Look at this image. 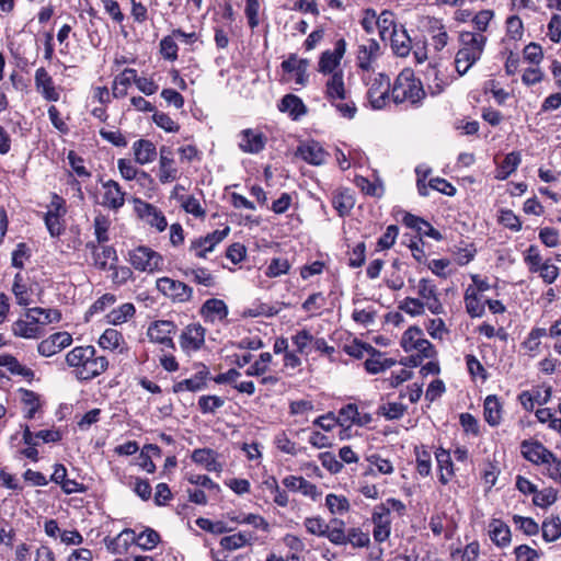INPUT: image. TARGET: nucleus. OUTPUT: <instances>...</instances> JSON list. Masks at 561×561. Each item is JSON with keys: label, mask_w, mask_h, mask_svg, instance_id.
Returning a JSON list of instances; mask_svg holds the SVG:
<instances>
[{"label": "nucleus", "mask_w": 561, "mask_h": 561, "mask_svg": "<svg viewBox=\"0 0 561 561\" xmlns=\"http://www.w3.org/2000/svg\"><path fill=\"white\" fill-rule=\"evenodd\" d=\"M66 362L75 368L76 377L79 380H91L108 367L105 356H96V350L92 345L77 346L66 355Z\"/></svg>", "instance_id": "obj_1"}, {"label": "nucleus", "mask_w": 561, "mask_h": 561, "mask_svg": "<svg viewBox=\"0 0 561 561\" xmlns=\"http://www.w3.org/2000/svg\"><path fill=\"white\" fill-rule=\"evenodd\" d=\"M461 47L455 57V67L459 76L466 75L469 69L480 60L486 37L481 33L461 32L459 36Z\"/></svg>", "instance_id": "obj_2"}, {"label": "nucleus", "mask_w": 561, "mask_h": 561, "mask_svg": "<svg viewBox=\"0 0 561 561\" xmlns=\"http://www.w3.org/2000/svg\"><path fill=\"white\" fill-rule=\"evenodd\" d=\"M425 96L424 89L419 79L410 69H404L399 73L391 88V99L396 104L409 102L417 105Z\"/></svg>", "instance_id": "obj_3"}, {"label": "nucleus", "mask_w": 561, "mask_h": 561, "mask_svg": "<svg viewBox=\"0 0 561 561\" xmlns=\"http://www.w3.org/2000/svg\"><path fill=\"white\" fill-rule=\"evenodd\" d=\"M129 263L137 271L153 273L161 270L163 259L152 249L140 245L129 252Z\"/></svg>", "instance_id": "obj_4"}, {"label": "nucleus", "mask_w": 561, "mask_h": 561, "mask_svg": "<svg viewBox=\"0 0 561 561\" xmlns=\"http://www.w3.org/2000/svg\"><path fill=\"white\" fill-rule=\"evenodd\" d=\"M367 98L374 110H381L389 99L390 78L385 73L375 75L368 82Z\"/></svg>", "instance_id": "obj_5"}, {"label": "nucleus", "mask_w": 561, "mask_h": 561, "mask_svg": "<svg viewBox=\"0 0 561 561\" xmlns=\"http://www.w3.org/2000/svg\"><path fill=\"white\" fill-rule=\"evenodd\" d=\"M371 523L374 540L378 543L388 540L391 534L390 507L386 504L376 505L371 513Z\"/></svg>", "instance_id": "obj_6"}, {"label": "nucleus", "mask_w": 561, "mask_h": 561, "mask_svg": "<svg viewBox=\"0 0 561 561\" xmlns=\"http://www.w3.org/2000/svg\"><path fill=\"white\" fill-rule=\"evenodd\" d=\"M332 543L335 546L351 545L354 549L368 548L370 536L368 531H364L360 527H350L346 533L333 531Z\"/></svg>", "instance_id": "obj_7"}, {"label": "nucleus", "mask_w": 561, "mask_h": 561, "mask_svg": "<svg viewBox=\"0 0 561 561\" xmlns=\"http://www.w3.org/2000/svg\"><path fill=\"white\" fill-rule=\"evenodd\" d=\"M157 289L174 301L185 302L192 298L193 289L183 282L170 277L157 279Z\"/></svg>", "instance_id": "obj_8"}, {"label": "nucleus", "mask_w": 561, "mask_h": 561, "mask_svg": "<svg viewBox=\"0 0 561 561\" xmlns=\"http://www.w3.org/2000/svg\"><path fill=\"white\" fill-rule=\"evenodd\" d=\"M346 51V42L344 38H339L334 44L333 50H324L318 62V71L323 75H332L337 71L340 62Z\"/></svg>", "instance_id": "obj_9"}, {"label": "nucleus", "mask_w": 561, "mask_h": 561, "mask_svg": "<svg viewBox=\"0 0 561 561\" xmlns=\"http://www.w3.org/2000/svg\"><path fill=\"white\" fill-rule=\"evenodd\" d=\"M228 232L229 228L226 227L222 230H215L205 237L197 238L191 242L188 250L196 257L206 259L207 254L227 237Z\"/></svg>", "instance_id": "obj_10"}, {"label": "nucleus", "mask_w": 561, "mask_h": 561, "mask_svg": "<svg viewBox=\"0 0 561 561\" xmlns=\"http://www.w3.org/2000/svg\"><path fill=\"white\" fill-rule=\"evenodd\" d=\"M175 331L176 325L173 321L158 320L149 325L147 335L151 342H156L167 347L174 348L172 334H174Z\"/></svg>", "instance_id": "obj_11"}, {"label": "nucleus", "mask_w": 561, "mask_h": 561, "mask_svg": "<svg viewBox=\"0 0 561 561\" xmlns=\"http://www.w3.org/2000/svg\"><path fill=\"white\" fill-rule=\"evenodd\" d=\"M520 451L525 459L535 465H548L553 461V453L538 440H523Z\"/></svg>", "instance_id": "obj_12"}, {"label": "nucleus", "mask_w": 561, "mask_h": 561, "mask_svg": "<svg viewBox=\"0 0 561 561\" xmlns=\"http://www.w3.org/2000/svg\"><path fill=\"white\" fill-rule=\"evenodd\" d=\"M135 208L139 217L151 227L157 228L158 231L161 232L168 227L164 215L154 205L142 202L140 199H136Z\"/></svg>", "instance_id": "obj_13"}, {"label": "nucleus", "mask_w": 561, "mask_h": 561, "mask_svg": "<svg viewBox=\"0 0 561 561\" xmlns=\"http://www.w3.org/2000/svg\"><path fill=\"white\" fill-rule=\"evenodd\" d=\"M205 342V329L199 323L188 324L180 335V345L183 351H198Z\"/></svg>", "instance_id": "obj_14"}, {"label": "nucleus", "mask_w": 561, "mask_h": 561, "mask_svg": "<svg viewBox=\"0 0 561 561\" xmlns=\"http://www.w3.org/2000/svg\"><path fill=\"white\" fill-rule=\"evenodd\" d=\"M71 343L72 336L68 332H57L43 340L38 344L37 351L42 356L49 357L69 346Z\"/></svg>", "instance_id": "obj_15"}, {"label": "nucleus", "mask_w": 561, "mask_h": 561, "mask_svg": "<svg viewBox=\"0 0 561 561\" xmlns=\"http://www.w3.org/2000/svg\"><path fill=\"white\" fill-rule=\"evenodd\" d=\"M324 95L329 103H334V100H347L348 92L345 88L342 69H339L329 77L324 85Z\"/></svg>", "instance_id": "obj_16"}, {"label": "nucleus", "mask_w": 561, "mask_h": 561, "mask_svg": "<svg viewBox=\"0 0 561 561\" xmlns=\"http://www.w3.org/2000/svg\"><path fill=\"white\" fill-rule=\"evenodd\" d=\"M104 188L102 205L118 210L125 204L126 193L122 190L121 185L114 181L108 180L102 184Z\"/></svg>", "instance_id": "obj_17"}, {"label": "nucleus", "mask_w": 561, "mask_h": 561, "mask_svg": "<svg viewBox=\"0 0 561 561\" xmlns=\"http://www.w3.org/2000/svg\"><path fill=\"white\" fill-rule=\"evenodd\" d=\"M35 88L42 96L49 102H57L59 93L55 88L54 80L44 67H41L35 72Z\"/></svg>", "instance_id": "obj_18"}, {"label": "nucleus", "mask_w": 561, "mask_h": 561, "mask_svg": "<svg viewBox=\"0 0 561 561\" xmlns=\"http://www.w3.org/2000/svg\"><path fill=\"white\" fill-rule=\"evenodd\" d=\"M390 46L397 57L404 58L412 50V39L403 25L390 33Z\"/></svg>", "instance_id": "obj_19"}, {"label": "nucleus", "mask_w": 561, "mask_h": 561, "mask_svg": "<svg viewBox=\"0 0 561 561\" xmlns=\"http://www.w3.org/2000/svg\"><path fill=\"white\" fill-rule=\"evenodd\" d=\"M380 45L375 38H369L365 44L359 45L357 51V66L362 70L368 71L371 62L378 57Z\"/></svg>", "instance_id": "obj_20"}, {"label": "nucleus", "mask_w": 561, "mask_h": 561, "mask_svg": "<svg viewBox=\"0 0 561 561\" xmlns=\"http://www.w3.org/2000/svg\"><path fill=\"white\" fill-rule=\"evenodd\" d=\"M277 107L283 113H288L291 119L297 121L307 114V106L302 100L295 94H286L282 98Z\"/></svg>", "instance_id": "obj_21"}, {"label": "nucleus", "mask_w": 561, "mask_h": 561, "mask_svg": "<svg viewBox=\"0 0 561 561\" xmlns=\"http://www.w3.org/2000/svg\"><path fill=\"white\" fill-rule=\"evenodd\" d=\"M435 458L439 470V482L445 485L455 474L450 453L443 447H439L435 451Z\"/></svg>", "instance_id": "obj_22"}, {"label": "nucleus", "mask_w": 561, "mask_h": 561, "mask_svg": "<svg viewBox=\"0 0 561 561\" xmlns=\"http://www.w3.org/2000/svg\"><path fill=\"white\" fill-rule=\"evenodd\" d=\"M209 376V371L205 366L198 370L193 377L181 380L173 386L175 393L182 391H198L206 386V380Z\"/></svg>", "instance_id": "obj_23"}, {"label": "nucleus", "mask_w": 561, "mask_h": 561, "mask_svg": "<svg viewBox=\"0 0 561 561\" xmlns=\"http://www.w3.org/2000/svg\"><path fill=\"white\" fill-rule=\"evenodd\" d=\"M173 152L170 147L162 146L160 148V181L162 183H167L169 181L175 180L178 170L172 167Z\"/></svg>", "instance_id": "obj_24"}, {"label": "nucleus", "mask_w": 561, "mask_h": 561, "mask_svg": "<svg viewBox=\"0 0 561 561\" xmlns=\"http://www.w3.org/2000/svg\"><path fill=\"white\" fill-rule=\"evenodd\" d=\"M489 528L490 538L497 547L510 545L512 534L510 527L504 522L494 518L491 520Z\"/></svg>", "instance_id": "obj_25"}, {"label": "nucleus", "mask_w": 561, "mask_h": 561, "mask_svg": "<svg viewBox=\"0 0 561 561\" xmlns=\"http://www.w3.org/2000/svg\"><path fill=\"white\" fill-rule=\"evenodd\" d=\"M133 150L135 160L139 164H147L156 160L157 148L154 144L147 139H139L134 142Z\"/></svg>", "instance_id": "obj_26"}, {"label": "nucleus", "mask_w": 561, "mask_h": 561, "mask_svg": "<svg viewBox=\"0 0 561 561\" xmlns=\"http://www.w3.org/2000/svg\"><path fill=\"white\" fill-rule=\"evenodd\" d=\"M201 313L206 320L214 322L215 320L225 319L228 314V309L222 300L211 298L204 302Z\"/></svg>", "instance_id": "obj_27"}, {"label": "nucleus", "mask_w": 561, "mask_h": 561, "mask_svg": "<svg viewBox=\"0 0 561 561\" xmlns=\"http://www.w3.org/2000/svg\"><path fill=\"white\" fill-rule=\"evenodd\" d=\"M299 154L306 162L320 165L324 163L328 153L318 142L302 145L298 148Z\"/></svg>", "instance_id": "obj_28"}, {"label": "nucleus", "mask_w": 561, "mask_h": 561, "mask_svg": "<svg viewBox=\"0 0 561 561\" xmlns=\"http://www.w3.org/2000/svg\"><path fill=\"white\" fill-rule=\"evenodd\" d=\"M136 70L133 68L124 69L114 79L112 93L115 99L124 98L127 94V88L131 82L135 83Z\"/></svg>", "instance_id": "obj_29"}, {"label": "nucleus", "mask_w": 561, "mask_h": 561, "mask_svg": "<svg viewBox=\"0 0 561 561\" xmlns=\"http://www.w3.org/2000/svg\"><path fill=\"white\" fill-rule=\"evenodd\" d=\"M26 318L36 323L48 324L58 322L61 319V312L58 309L35 307L27 309Z\"/></svg>", "instance_id": "obj_30"}, {"label": "nucleus", "mask_w": 561, "mask_h": 561, "mask_svg": "<svg viewBox=\"0 0 561 561\" xmlns=\"http://www.w3.org/2000/svg\"><path fill=\"white\" fill-rule=\"evenodd\" d=\"M484 419L491 426H496L502 420V405L496 396H488L484 400Z\"/></svg>", "instance_id": "obj_31"}, {"label": "nucleus", "mask_w": 561, "mask_h": 561, "mask_svg": "<svg viewBox=\"0 0 561 561\" xmlns=\"http://www.w3.org/2000/svg\"><path fill=\"white\" fill-rule=\"evenodd\" d=\"M21 402L27 408L24 417L32 420L35 417L36 412L41 409V397L33 390L20 388Z\"/></svg>", "instance_id": "obj_32"}, {"label": "nucleus", "mask_w": 561, "mask_h": 561, "mask_svg": "<svg viewBox=\"0 0 561 561\" xmlns=\"http://www.w3.org/2000/svg\"><path fill=\"white\" fill-rule=\"evenodd\" d=\"M344 352L355 358H362L367 353L370 356H381L382 353L378 350H376L374 346H371L368 343L362 342L357 339H355L350 344L344 345Z\"/></svg>", "instance_id": "obj_33"}, {"label": "nucleus", "mask_w": 561, "mask_h": 561, "mask_svg": "<svg viewBox=\"0 0 561 561\" xmlns=\"http://www.w3.org/2000/svg\"><path fill=\"white\" fill-rule=\"evenodd\" d=\"M354 204L355 201L348 190L339 191L332 196V205L341 217L347 215Z\"/></svg>", "instance_id": "obj_34"}, {"label": "nucleus", "mask_w": 561, "mask_h": 561, "mask_svg": "<svg viewBox=\"0 0 561 561\" xmlns=\"http://www.w3.org/2000/svg\"><path fill=\"white\" fill-rule=\"evenodd\" d=\"M520 161L522 159L519 152L513 151L507 153L503 159L502 163L500 164L495 178L499 180L507 179L513 172H515Z\"/></svg>", "instance_id": "obj_35"}, {"label": "nucleus", "mask_w": 561, "mask_h": 561, "mask_svg": "<svg viewBox=\"0 0 561 561\" xmlns=\"http://www.w3.org/2000/svg\"><path fill=\"white\" fill-rule=\"evenodd\" d=\"M542 538L553 542L561 537V519L559 516L546 518L541 525Z\"/></svg>", "instance_id": "obj_36"}, {"label": "nucleus", "mask_w": 561, "mask_h": 561, "mask_svg": "<svg viewBox=\"0 0 561 561\" xmlns=\"http://www.w3.org/2000/svg\"><path fill=\"white\" fill-rule=\"evenodd\" d=\"M111 227V219L108 216L99 213L93 220V228L96 241L102 244L110 240L108 230Z\"/></svg>", "instance_id": "obj_37"}, {"label": "nucleus", "mask_w": 561, "mask_h": 561, "mask_svg": "<svg viewBox=\"0 0 561 561\" xmlns=\"http://www.w3.org/2000/svg\"><path fill=\"white\" fill-rule=\"evenodd\" d=\"M416 457V470L420 476L427 477L432 471V457L431 453L425 446H416L414 449Z\"/></svg>", "instance_id": "obj_38"}, {"label": "nucleus", "mask_w": 561, "mask_h": 561, "mask_svg": "<svg viewBox=\"0 0 561 561\" xmlns=\"http://www.w3.org/2000/svg\"><path fill=\"white\" fill-rule=\"evenodd\" d=\"M107 260H112L113 262H117L118 256L116 250L112 245H105L102 248V251L99 253H94V264L101 271L113 270L114 264H107Z\"/></svg>", "instance_id": "obj_39"}, {"label": "nucleus", "mask_w": 561, "mask_h": 561, "mask_svg": "<svg viewBox=\"0 0 561 561\" xmlns=\"http://www.w3.org/2000/svg\"><path fill=\"white\" fill-rule=\"evenodd\" d=\"M376 24L381 39H385L387 34L390 35L391 31L400 27L394 21V14L389 10H383L377 15Z\"/></svg>", "instance_id": "obj_40"}, {"label": "nucleus", "mask_w": 561, "mask_h": 561, "mask_svg": "<svg viewBox=\"0 0 561 561\" xmlns=\"http://www.w3.org/2000/svg\"><path fill=\"white\" fill-rule=\"evenodd\" d=\"M136 312L135 306L133 304L126 302L119 306L116 309H113L107 318L108 322L114 325L122 324L126 322L128 319L133 318Z\"/></svg>", "instance_id": "obj_41"}, {"label": "nucleus", "mask_w": 561, "mask_h": 561, "mask_svg": "<svg viewBox=\"0 0 561 561\" xmlns=\"http://www.w3.org/2000/svg\"><path fill=\"white\" fill-rule=\"evenodd\" d=\"M36 322L18 320L12 324V331L15 336L25 337V339H35L39 334V328L36 325Z\"/></svg>", "instance_id": "obj_42"}, {"label": "nucleus", "mask_w": 561, "mask_h": 561, "mask_svg": "<svg viewBox=\"0 0 561 561\" xmlns=\"http://www.w3.org/2000/svg\"><path fill=\"white\" fill-rule=\"evenodd\" d=\"M160 541V535L152 528L147 527L139 535H136L135 543L142 550H152Z\"/></svg>", "instance_id": "obj_43"}, {"label": "nucleus", "mask_w": 561, "mask_h": 561, "mask_svg": "<svg viewBox=\"0 0 561 561\" xmlns=\"http://www.w3.org/2000/svg\"><path fill=\"white\" fill-rule=\"evenodd\" d=\"M422 337L423 331L417 327H411L403 333L400 345L407 353L414 351L415 345Z\"/></svg>", "instance_id": "obj_44"}, {"label": "nucleus", "mask_w": 561, "mask_h": 561, "mask_svg": "<svg viewBox=\"0 0 561 561\" xmlns=\"http://www.w3.org/2000/svg\"><path fill=\"white\" fill-rule=\"evenodd\" d=\"M123 341V335L115 329H106L103 334L99 339V345L104 350H116L121 342Z\"/></svg>", "instance_id": "obj_45"}, {"label": "nucleus", "mask_w": 561, "mask_h": 561, "mask_svg": "<svg viewBox=\"0 0 561 561\" xmlns=\"http://www.w3.org/2000/svg\"><path fill=\"white\" fill-rule=\"evenodd\" d=\"M325 505L332 514H343L348 512L350 502L343 495L330 493L325 497Z\"/></svg>", "instance_id": "obj_46"}, {"label": "nucleus", "mask_w": 561, "mask_h": 561, "mask_svg": "<svg viewBox=\"0 0 561 561\" xmlns=\"http://www.w3.org/2000/svg\"><path fill=\"white\" fill-rule=\"evenodd\" d=\"M558 499V492L553 488H546L541 491L536 490L534 493L533 503L534 505L546 508L552 505Z\"/></svg>", "instance_id": "obj_47"}, {"label": "nucleus", "mask_w": 561, "mask_h": 561, "mask_svg": "<svg viewBox=\"0 0 561 561\" xmlns=\"http://www.w3.org/2000/svg\"><path fill=\"white\" fill-rule=\"evenodd\" d=\"M179 46L175 43V36L173 33L171 35L164 36L160 41V54L167 60L174 61L178 59Z\"/></svg>", "instance_id": "obj_48"}, {"label": "nucleus", "mask_w": 561, "mask_h": 561, "mask_svg": "<svg viewBox=\"0 0 561 561\" xmlns=\"http://www.w3.org/2000/svg\"><path fill=\"white\" fill-rule=\"evenodd\" d=\"M407 412V405L400 402H389L387 404H382L378 409V413L383 415L387 420H398L401 419Z\"/></svg>", "instance_id": "obj_49"}, {"label": "nucleus", "mask_w": 561, "mask_h": 561, "mask_svg": "<svg viewBox=\"0 0 561 561\" xmlns=\"http://www.w3.org/2000/svg\"><path fill=\"white\" fill-rule=\"evenodd\" d=\"M290 264L287 259L274 257L266 267L265 275L267 277H278L288 273Z\"/></svg>", "instance_id": "obj_50"}, {"label": "nucleus", "mask_w": 561, "mask_h": 561, "mask_svg": "<svg viewBox=\"0 0 561 561\" xmlns=\"http://www.w3.org/2000/svg\"><path fill=\"white\" fill-rule=\"evenodd\" d=\"M224 403V399L218 396H202L198 399V408L203 414L215 413Z\"/></svg>", "instance_id": "obj_51"}, {"label": "nucleus", "mask_w": 561, "mask_h": 561, "mask_svg": "<svg viewBox=\"0 0 561 561\" xmlns=\"http://www.w3.org/2000/svg\"><path fill=\"white\" fill-rule=\"evenodd\" d=\"M304 525L309 534L328 538V524L321 517H307Z\"/></svg>", "instance_id": "obj_52"}, {"label": "nucleus", "mask_w": 561, "mask_h": 561, "mask_svg": "<svg viewBox=\"0 0 561 561\" xmlns=\"http://www.w3.org/2000/svg\"><path fill=\"white\" fill-rule=\"evenodd\" d=\"M266 141L264 134L248 129V153H259L264 149Z\"/></svg>", "instance_id": "obj_53"}, {"label": "nucleus", "mask_w": 561, "mask_h": 561, "mask_svg": "<svg viewBox=\"0 0 561 561\" xmlns=\"http://www.w3.org/2000/svg\"><path fill=\"white\" fill-rule=\"evenodd\" d=\"M513 522L527 536H534L539 533V525L531 517L514 515Z\"/></svg>", "instance_id": "obj_54"}, {"label": "nucleus", "mask_w": 561, "mask_h": 561, "mask_svg": "<svg viewBox=\"0 0 561 561\" xmlns=\"http://www.w3.org/2000/svg\"><path fill=\"white\" fill-rule=\"evenodd\" d=\"M192 460L196 463L205 466V468L209 471L214 469L216 463L214 451L207 448L195 449L192 454Z\"/></svg>", "instance_id": "obj_55"}, {"label": "nucleus", "mask_w": 561, "mask_h": 561, "mask_svg": "<svg viewBox=\"0 0 561 561\" xmlns=\"http://www.w3.org/2000/svg\"><path fill=\"white\" fill-rule=\"evenodd\" d=\"M358 416V408L355 403H348L340 409L336 422L340 425L355 424V420Z\"/></svg>", "instance_id": "obj_56"}, {"label": "nucleus", "mask_w": 561, "mask_h": 561, "mask_svg": "<svg viewBox=\"0 0 561 561\" xmlns=\"http://www.w3.org/2000/svg\"><path fill=\"white\" fill-rule=\"evenodd\" d=\"M339 114L347 119L355 117L357 107L356 104L351 100H334V103H330Z\"/></svg>", "instance_id": "obj_57"}, {"label": "nucleus", "mask_w": 561, "mask_h": 561, "mask_svg": "<svg viewBox=\"0 0 561 561\" xmlns=\"http://www.w3.org/2000/svg\"><path fill=\"white\" fill-rule=\"evenodd\" d=\"M399 309L410 316H420L424 312V302L417 298L407 297L400 302Z\"/></svg>", "instance_id": "obj_58"}, {"label": "nucleus", "mask_w": 561, "mask_h": 561, "mask_svg": "<svg viewBox=\"0 0 561 561\" xmlns=\"http://www.w3.org/2000/svg\"><path fill=\"white\" fill-rule=\"evenodd\" d=\"M185 275L192 276V278L195 283L204 285L206 287H210L214 285V276L206 268H203V267L192 268V270L186 271Z\"/></svg>", "instance_id": "obj_59"}, {"label": "nucleus", "mask_w": 561, "mask_h": 561, "mask_svg": "<svg viewBox=\"0 0 561 561\" xmlns=\"http://www.w3.org/2000/svg\"><path fill=\"white\" fill-rule=\"evenodd\" d=\"M524 33V25L519 16L512 15L506 20V34L510 38L518 41Z\"/></svg>", "instance_id": "obj_60"}, {"label": "nucleus", "mask_w": 561, "mask_h": 561, "mask_svg": "<svg viewBox=\"0 0 561 561\" xmlns=\"http://www.w3.org/2000/svg\"><path fill=\"white\" fill-rule=\"evenodd\" d=\"M465 359L468 371L473 378L480 377L483 380L488 378L485 368L474 355L468 354L466 355Z\"/></svg>", "instance_id": "obj_61"}, {"label": "nucleus", "mask_w": 561, "mask_h": 561, "mask_svg": "<svg viewBox=\"0 0 561 561\" xmlns=\"http://www.w3.org/2000/svg\"><path fill=\"white\" fill-rule=\"evenodd\" d=\"M399 228L396 225H390L387 227L385 233L378 239L377 248L379 250L390 249L398 237Z\"/></svg>", "instance_id": "obj_62"}, {"label": "nucleus", "mask_w": 561, "mask_h": 561, "mask_svg": "<svg viewBox=\"0 0 561 561\" xmlns=\"http://www.w3.org/2000/svg\"><path fill=\"white\" fill-rule=\"evenodd\" d=\"M45 226L53 238H57L65 231V225L62 217H56L53 215H44Z\"/></svg>", "instance_id": "obj_63"}, {"label": "nucleus", "mask_w": 561, "mask_h": 561, "mask_svg": "<svg viewBox=\"0 0 561 561\" xmlns=\"http://www.w3.org/2000/svg\"><path fill=\"white\" fill-rule=\"evenodd\" d=\"M366 261V244L364 242H359L356 244L348 259V266L352 268H357L364 265Z\"/></svg>", "instance_id": "obj_64"}]
</instances>
